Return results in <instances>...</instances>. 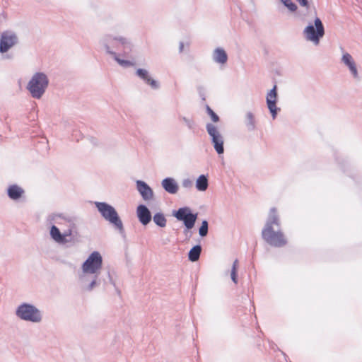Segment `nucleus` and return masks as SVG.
Here are the masks:
<instances>
[{
    "label": "nucleus",
    "mask_w": 362,
    "mask_h": 362,
    "mask_svg": "<svg viewBox=\"0 0 362 362\" xmlns=\"http://www.w3.org/2000/svg\"><path fill=\"white\" fill-rule=\"evenodd\" d=\"M274 225L280 226V219L275 207H272L269 211L265 226L262 230V238L269 245L281 247L286 245L287 240L281 230H274Z\"/></svg>",
    "instance_id": "f257e3e1"
},
{
    "label": "nucleus",
    "mask_w": 362,
    "mask_h": 362,
    "mask_svg": "<svg viewBox=\"0 0 362 362\" xmlns=\"http://www.w3.org/2000/svg\"><path fill=\"white\" fill-rule=\"evenodd\" d=\"M95 206L101 216L118 230L121 235H124L123 223L115 207L105 202H95Z\"/></svg>",
    "instance_id": "f03ea898"
},
{
    "label": "nucleus",
    "mask_w": 362,
    "mask_h": 362,
    "mask_svg": "<svg viewBox=\"0 0 362 362\" xmlns=\"http://www.w3.org/2000/svg\"><path fill=\"white\" fill-rule=\"evenodd\" d=\"M48 85L47 76L43 72H36L29 81L27 89L33 98L40 99L45 93Z\"/></svg>",
    "instance_id": "7ed1b4c3"
},
{
    "label": "nucleus",
    "mask_w": 362,
    "mask_h": 362,
    "mask_svg": "<svg viewBox=\"0 0 362 362\" xmlns=\"http://www.w3.org/2000/svg\"><path fill=\"white\" fill-rule=\"evenodd\" d=\"M172 215L177 221L183 223L185 226L183 233L185 235H187L189 231L194 227L198 218V213H194L188 206H183L177 210H173Z\"/></svg>",
    "instance_id": "20e7f679"
},
{
    "label": "nucleus",
    "mask_w": 362,
    "mask_h": 362,
    "mask_svg": "<svg viewBox=\"0 0 362 362\" xmlns=\"http://www.w3.org/2000/svg\"><path fill=\"white\" fill-rule=\"evenodd\" d=\"M16 316L22 320L38 323L42 321L41 311L34 305L23 303L16 310Z\"/></svg>",
    "instance_id": "39448f33"
},
{
    "label": "nucleus",
    "mask_w": 362,
    "mask_h": 362,
    "mask_svg": "<svg viewBox=\"0 0 362 362\" xmlns=\"http://www.w3.org/2000/svg\"><path fill=\"white\" fill-rule=\"evenodd\" d=\"M303 34L307 40L318 45L320 39L325 35V27L321 19L316 17L314 24L309 23L304 28Z\"/></svg>",
    "instance_id": "423d86ee"
},
{
    "label": "nucleus",
    "mask_w": 362,
    "mask_h": 362,
    "mask_svg": "<svg viewBox=\"0 0 362 362\" xmlns=\"http://www.w3.org/2000/svg\"><path fill=\"white\" fill-rule=\"evenodd\" d=\"M103 266V257L98 251L93 252L82 264V270L84 274H95L98 278L99 270Z\"/></svg>",
    "instance_id": "0eeeda50"
},
{
    "label": "nucleus",
    "mask_w": 362,
    "mask_h": 362,
    "mask_svg": "<svg viewBox=\"0 0 362 362\" xmlns=\"http://www.w3.org/2000/svg\"><path fill=\"white\" fill-rule=\"evenodd\" d=\"M206 129L216 152L218 155L223 154L224 153V139L217 127L211 123H207Z\"/></svg>",
    "instance_id": "6e6552de"
},
{
    "label": "nucleus",
    "mask_w": 362,
    "mask_h": 362,
    "mask_svg": "<svg viewBox=\"0 0 362 362\" xmlns=\"http://www.w3.org/2000/svg\"><path fill=\"white\" fill-rule=\"evenodd\" d=\"M19 43L16 33L12 30L3 31L0 35V53H6L13 47Z\"/></svg>",
    "instance_id": "1a4fd4ad"
},
{
    "label": "nucleus",
    "mask_w": 362,
    "mask_h": 362,
    "mask_svg": "<svg viewBox=\"0 0 362 362\" xmlns=\"http://www.w3.org/2000/svg\"><path fill=\"white\" fill-rule=\"evenodd\" d=\"M277 101V86L274 84L266 96V103L273 119H276L279 112L281 110V109L276 106Z\"/></svg>",
    "instance_id": "9d476101"
},
{
    "label": "nucleus",
    "mask_w": 362,
    "mask_h": 362,
    "mask_svg": "<svg viewBox=\"0 0 362 362\" xmlns=\"http://www.w3.org/2000/svg\"><path fill=\"white\" fill-rule=\"evenodd\" d=\"M136 216L143 226H147L152 220V214L145 204H139L136 208Z\"/></svg>",
    "instance_id": "9b49d317"
},
{
    "label": "nucleus",
    "mask_w": 362,
    "mask_h": 362,
    "mask_svg": "<svg viewBox=\"0 0 362 362\" xmlns=\"http://www.w3.org/2000/svg\"><path fill=\"white\" fill-rule=\"evenodd\" d=\"M136 189L144 201H149L153 198L154 193L152 188L143 180H136Z\"/></svg>",
    "instance_id": "f8f14e48"
},
{
    "label": "nucleus",
    "mask_w": 362,
    "mask_h": 362,
    "mask_svg": "<svg viewBox=\"0 0 362 362\" xmlns=\"http://www.w3.org/2000/svg\"><path fill=\"white\" fill-rule=\"evenodd\" d=\"M136 75L144 81L145 83L150 86L153 90H158L160 88V83L158 81L152 78L146 69L139 68L136 71Z\"/></svg>",
    "instance_id": "ddd939ff"
},
{
    "label": "nucleus",
    "mask_w": 362,
    "mask_h": 362,
    "mask_svg": "<svg viewBox=\"0 0 362 362\" xmlns=\"http://www.w3.org/2000/svg\"><path fill=\"white\" fill-rule=\"evenodd\" d=\"M49 235L51 238L57 243L60 245H65L67 243L74 241V238L66 239L64 235L61 233L60 230L55 225H52L49 230Z\"/></svg>",
    "instance_id": "4468645a"
},
{
    "label": "nucleus",
    "mask_w": 362,
    "mask_h": 362,
    "mask_svg": "<svg viewBox=\"0 0 362 362\" xmlns=\"http://www.w3.org/2000/svg\"><path fill=\"white\" fill-rule=\"evenodd\" d=\"M8 198L13 201H18L25 194V190L16 184L11 185L6 189Z\"/></svg>",
    "instance_id": "2eb2a0df"
},
{
    "label": "nucleus",
    "mask_w": 362,
    "mask_h": 362,
    "mask_svg": "<svg viewBox=\"0 0 362 362\" xmlns=\"http://www.w3.org/2000/svg\"><path fill=\"white\" fill-rule=\"evenodd\" d=\"M161 186L165 192L171 194H176L179 189L177 182L170 177L164 178L161 182Z\"/></svg>",
    "instance_id": "dca6fc26"
},
{
    "label": "nucleus",
    "mask_w": 362,
    "mask_h": 362,
    "mask_svg": "<svg viewBox=\"0 0 362 362\" xmlns=\"http://www.w3.org/2000/svg\"><path fill=\"white\" fill-rule=\"evenodd\" d=\"M213 59L216 63L224 64L228 61V54L223 48L217 47L214 51Z\"/></svg>",
    "instance_id": "f3484780"
},
{
    "label": "nucleus",
    "mask_w": 362,
    "mask_h": 362,
    "mask_svg": "<svg viewBox=\"0 0 362 362\" xmlns=\"http://www.w3.org/2000/svg\"><path fill=\"white\" fill-rule=\"evenodd\" d=\"M195 187L198 191H206L209 187L208 176L204 174L200 175L196 180Z\"/></svg>",
    "instance_id": "a211bd4d"
},
{
    "label": "nucleus",
    "mask_w": 362,
    "mask_h": 362,
    "mask_svg": "<svg viewBox=\"0 0 362 362\" xmlns=\"http://www.w3.org/2000/svg\"><path fill=\"white\" fill-rule=\"evenodd\" d=\"M202 245L198 244L193 246L188 252V259L194 262L199 260L202 252Z\"/></svg>",
    "instance_id": "6ab92c4d"
},
{
    "label": "nucleus",
    "mask_w": 362,
    "mask_h": 362,
    "mask_svg": "<svg viewBox=\"0 0 362 362\" xmlns=\"http://www.w3.org/2000/svg\"><path fill=\"white\" fill-rule=\"evenodd\" d=\"M255 119L253 113L247 112L245 116V124L249 132H252L256 128Z\"/></svg>",
    "instance_id": "aec40b11"
},
{
    "label": "nucleus",
    "mask_w": 362,
    "mask_h": 362,
    "mask_svg": "<svg viewBox=\"0 0 362 362\" xmlns=\"http://www.w3.org/2000/svg\"><path fill=\"white\" fill-rule=\"evenodd\" d=\"M153 221L160 228L166 226L167 219L162 212H157L153 216Z\"/></svg>",
    "instance_id": "412c9836"
},
{
    "label": "nucleus",
    "mask_w": 362,
    "mask_h": 362,
    "mask_svg": "<svg viewBox=\"0 0 362 362\" xmlns=\"http://www.w3.org/2000/svg\"><path fill=\"white\" fill-rule=\"evenodd\" d=\"M111 38H112L111 35H107V36L104 37V38L102 40L101 42L103 45L107 54L112 56V57L115 59V56H117V54L115 52L111 50L110 46L108 45V42Z\"/></svg>",
    "instance_id": "4be33fe9"
},
{
    "label": "nucleus",
    "mask_w": 362,
    "mask_h": 362,
    "mask_svg": "<svg viewBox=\"0 0 362 362\" xmlns=\"http://www.w3.org/2000/svg\"><path fill=\"white\" fill-rule=\"evenodd\" d=\"M209 232V223L206 220H203L199 228V235L202 237H206Z\"/></svg>",
    "instance_id": "5701e85b"
},
{
    "label": "nucleus",
    "mask_w": 362,
    "mask_h": 362,
    "mask_svg": "<svg viewBox=\"0 0 362 362\" xmlns=\"http://www.w3.org/2000/svg\"><path fill=\"white\" fill-rule=\"evenodd\" d=\"M280 1L284 4V6L288 8V10L290 12L293 13L297 11L298 6L292 0H280Z\"/></svg>",
    "instance_id": "b1692460"
},
{
    "label": "nucleus",
    "mask_w": 362,
    "mask_h": 362,
    "mask_svg": "<svg viewBox=\"0 0 362 362\" xmlns=\"http://www.w3.org/2000/svg\"><path fill=\"white\" fill-rule=\"evenodd\" d=\"M112 40L119 41L124 47V49H128L131 50L132 49V44L131 42L125 37H112Z\"/></svg>",
    "instance_id": "393cba45"
},
{
    "label": "nucleus",
    "mask_w": 362,
    "mask_h": 362,
    "mask_svg": "<svg viewBox=\"0 0 362 362\" xmlns=\"http://www.w3.org/2000/svg\"><path fill=\"white\" fill-rule=\"evenodd\" d=\"M74 228H75V224L72 223L71 226H70L69 228L67 229L66 230H65L64 233H62V234L64 235V238H66V239H69V238H74L73 242H75L76 239L75 237L76 235L74 234V230H73Z\"/></svg>",
    "instance_id": "a878e982"
},
{
    "label": "nucleus",
    "mask_w": 362,
    "mask_h": 362,
    "mask_svg": "<svg viewBox=\"0 0 362 362\" xmlns=\"http://www.w3.org/2000/svg\"><path fill=\"white\" fill-rule=\"evenodd\" d=\"M119 65L124 66V67H129L133 66L134 64V62L127 60V59H120L117 55L115 56L114 59Z\"/></svg>",
    "instance_id": "bb28decb"
},
{
    "label": "nucleus",
    "mask_w": 362,
    "mask_h": 362,
    "mask_svg": "<svg viewBox=\"0 0 362 362\" xmlns=\"http://www.w3.org/2000/svg\"><path fill=\"white\" fill-rule=\"evenodd\" d=\"M346 66H348V68H349L350 72L351 73L353 77L354 78H358V70H357L355 62L348 64Z\"/></svg>",
    "instance_id": "cd10ccee"
},
{
    "label": "nucleus",
    "mask_w": 362,
    "mask_h": 362,
    "mask_svg": "<svg viewBox=\"0 0 362 362\" xmlns=\"http://www.w3.org/2000/svg\"><path fill=\"white\" fill-rule=\"evenodd\" d=\"M100 284V279H98V278H95V274H94V279L91 280L90 284L86 287V290L88 291H92L96 286L99 285Z\"/></svg>",
    "instance_id": "c85d7f7f"
},
{
    "label": "nucleus",
    "mask_w": 362,
    "mask_h": 362,
    "mask_svg": "<svg viewBox=\"0 0 362 362\" xmlns=\"http://www.w3.org/2000/svg\"><path fill=\"white\" fill-rule=\"evenodd\" d=\"M341 61L346 66L354 62L352 56L347 52L342 55Z\"/></svg>",
    "instance_id": "c756f323"
},
{
    "label": "nucleus",
    "mask_w": 362,
    "mask_h": 362,
    "mask_svg": "<svg viewBox=\"0 0 362 362\" xmlns=\"http://www.w3.org/2000/svg\"><path fill=\"white\" fill-rule=\"evenodd\" d=\"M182 121L185 123L189 129H192L194 127V122L192 119H189L186 117H182Z\"/></svg>",
    "instance_id": "7c9ffc66"
},
{
    "label": "nucleus",
    "mask_w": 362,
    "mask_h": 362,
    "mask_svg": "<svg viewBox=\"0 0 362 362\" xmlns=\"http://www.w3.org/2000/svg\"><path fill=\"white\" fill-rule=\"evenodd\" d=\"M182 185L185 188L190 189L193 186V182L190 179L186 178L182 180Z\"/></svg>",
    "instance_id": "2f4dec72"
},
{
    "label": "nucleus",
    "mask_w": 362,
    "mask_h": 362,
    "mask_svg": "<svg viewBox=\"0 0 362 362\" xmlns=\"http://www.w3.org/2000/svg\"><path fill=\"white\" fill-rule=\"evenodd\" d=\"M211 117V119L214 122H218L220 120L219 116L213 110L209 114H208Z\"/></svg>",
    "instance_id": "473e14b6"
},
{
    "label": "nucleus",
    "mask_w": 362,
    "mask_h": 362,
    "mask_svg": "<svg viewBox=\"0 0 362 362\" xmlns=\"http://www.w3.org/2000/svg\"><path fill=\"white\" fill-rule=\"evenodd\" d=\"M230 277L233 283L238 284V272L235 269H231Z\"/></svg>",
    "instance_id": "72a5a7b5"
},
{
    "label": "nucleus",
    "mask_w": 362,
    "mask_h": 362,
    "mask_svg": "<svg viewBox=\"0 0 362 362\" xmlns=\"http://www.w3.org/2000/svg\"><path fill=\"white\" fill-rule=\"evenodd\" d=\"M297 2L300 4V6L306 8L308 9L310 8V3L308 0H296Z\"/></svg>",
    "instance_id": "f704fd0d"
},
{
    "label": "nucleus",
    "mask_w": 362,
    "mask_h": 362,
    "mask_svg": "<svg viewBox=\"0 0 362 362\" xmlns=\"http://www.w3.org/2000/svg\"><path fill=\"white\" fill-rule=\"evenodd\" d=\"M197 90H198L199 95L201 97L202 100H205L206 98H205L204 88L202 86H199L197 88Z\"/></svg>",
    "instance_id": "c9c22d12"
},
{
    "label": "nucleus",
    "mask_w": 362,
    "mask_h": 362,
    "mask_svg": "<svg viewBox=\"0 0 362 362\" xmlns=\"http://www.w3.org/2000/svg\"><path fill=\"white\" fill-rule=\"evenodd\" d=\"M107 277H108L109 282H110L112 285H113V286L115 287V281L113 280V279H112V276H111V274H110V272H107Z\"/></svg>",
    "instance_id": "e433bc0d"
},
{
    "label": "nucleus",
    "mask_w": 362,
    "mask_h": 362,
    "mask_svg": "<svg viewBox=\"0 0 362 362\" xmlns=\"http://www.w3.org/2000/svg\"><path fill=\"white\" fill-rule=\"evenodd\" d=\"M238 259H235L233 262V266H232L231 269H235V271L238 272Z\"/></svg>",
    "instance_id": "4c0bfd02"
},
{
    "label": "nucleus",
    "mask_w": 362,
    "mask_h": 362,
    "mask_svg": "<svg viewBox=\"0 0 362 362\" xmlns=\"http://www.w3.org/2000/svg\"><path fill=\"white\" fill-rule=\"evenodd\" d=\"M183 48H184V43L182 42H180V45H179L180 52H182L183 51Z\"/></svg>",
    "instance_id": "58836bf2"
},
{
    "label": "nucleus",
    "mask_w": 362,
    "mask_h": 362,
    "mask_svg": "<svg viewBox=\"0 0 362 362\" xmlns=\"http://www.w3.org/2000/svg\"><path fill=\"white\" fill-rule=\"evenodd\" d=\"M205 107L207 114H209L211 111H213V110L208 105H206Z\"/></svg>",
    "instance_id": "ea45409f"
},
{
    "label": "nucleus",
    "mask_w": 362,
    "mask_h": 362,
    "mask_svg": "<svg viewBox=\"0 0 362 362\" xmlns=\"http://www.w3.org/2000/svg\"><path fill=\"white\" fill-rule=\"evenodd\" d=\"M205 107L207 114H209L211 111H213V110L208 105H206Z\"/></svg>",
    "instance_id": "a19ab883"
}]
</instances>
